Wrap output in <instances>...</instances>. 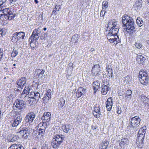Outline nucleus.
Segmentation results:
<instances>
[{
	"mask_svg": "<svg viewBox=\"0 0 149 149\" xmlns=\"http://www.w3.org/2000/svg\"><path fill=\"white\" fill-rule=\"evenodd\" d=\"M122 18V24L126 27V31L129 34L133 33L135 29L134 23L132 17L128 15H124Z\"/></svg>",
	"mask_w": 149,
	"mask_h": 149,
	"instance_id": "obj_1",
	"label": "nucleus"
},
{
	"mask_svg": "<svg viewBox=\"0 0 149 149\" xmlns=\"http://www.w3.org/2000/svg\"><path fill=\"white\" fill-rule=\"evenodd\" d=\"M141 119L138 116L130 118L129 120V123L128 127L131 133L133 134L140 127Z\"/></svg>",
	"mask_w": 149,
	"mask_h": 149,
	"instance_id": "obj_2",
	"label": "nucleus"
},
{
	"mask_svg": "<svg viewBox=\"0 0 149 149\" xmlns=\"http://www.w3.org/2000/svg\"><path fill=\"white\" fill-rule=\"evenodd\" d=\"M25 36V33L23 31L17 32L14 33L11 39L13 42H16L17 44L22 43L23 41Z\"/></svg>",
	"mask_w": 149,
	"mask_h": 149,
	"instance_id": "obj_3",
	"label": "nucleus"
},
{
	"mask_svg": "<svg viewBox=\"0 0 149 149\" xmlns=\"http://www.w3.org/2000/svg\"><path fill=\"white\" fill-rule=\"evenodd\" d=\"M51 143L52 146L54 148H59L64 139V136L62 135H56L54 136Z\"/></svg>",
	"mask_w": 149,
	"mask_h": 149,
	"instance_id": "obj_4",
	"label": "nucleus"
},
{
	"mask_svg": "<svg viewBox=\"0 0 149 149\" xmlns=\"http://www.w3.org/2000/svg\"><path fill=\"white\" fill-rule=\"evenodd\" d=\"M40 33V31L39 28L36 29L33 31L29 39V45L31 47V44L33 43L35 44L39 38Z\"/></svg>",
	"mask_w": 149,
	"mask_h": 149,
	"instance_id": "obj_5",
	"label": "nucleus"
},
{
	"mask_svg": "<svg viewBox=\"0 0 149 149\" xmlns=\"http://www.w3.org/2000/svg\"><path fill=\"white\" fill-rule=\"evenodd\" d=\"M139 77V80L142 84L145 85H147L149 81V78L146 71H143V72L140 71Z\"/></svg>",
	"mask_w": 149,
	"mask_h": 149,
	"instance_id": "obj_6",
	"label": "nucleus"
},
{
	"mask_svg": "<svg viewBox=\"0 0 149 149\" xmlns=\"http://www.w3.org/2000/svg\"><path fill=\"white\" fill-rule=\"evenodd\" d=\"M146 127L145 126L140 128L138 132V136L137 141L138 142H141L144 141L145 138V135L146 132Z\"/></svg>",
	"mask_w": 149,
	"mask_h": 149,
	"instance_id": "obj_7",
	"label": "nucleus"
},
{
	"mask_svg": "<svg viewBox=\"0 0 149 149\" xmlns=\"http://www.w3.org/2000/svg\"><path fill=\"white\" fill-rule=\"evenodd\" d=\"M35 115L33 113H28L25 118L23 122L22 125L25 124L27 125L28 124H30V123L33 122L35 118Z\"/></svg>",
	"mask_w": 149,
	"mask_h": 149,
	"instance_id": "obj_8",
	"label": "nucleus"
},
{
	"mask_svg": "<svg viewBox=\"0 0 149 149\" xmlns=\"http://www.w3.org/2000/svg\"><path fill=\"white\" fill-rule=\"evenodd\" d=\"M113 26L109 30V32L107 35V38L108 39L110 37H115L117 35L119 29L118 27L116 25H115L114 23L113 24Z\"/></svg>",
	"mask_w": 149,
	"mask_h": 149,
	"instance_id": "obj_9",
	"label": "nucleus"
},
{
	"mask_svg": "<svg viewBox=\"0 0 149 149\" xmlns=\"http://www.w3.org/2000/svg\"><path fill=\"white\" fill-rule=\"evenodd\" d=\"M16 108L20 111H22L26 107V105L24 101L21 100H17L14 102Z\"/></svg>",
	"mask_w": 149,
	"mask_h": 149,
	"instance_id": "obj_10",
	"label": "nucleus"
},
{
	"mask_svg": "<svg viewBox=\"0 0 149 149\" xmlns=\"http://www.w3.org/2000/svg\"><path fill=\"white\" fill-rule=\"evenodd\" d=\"M29 132L30 130L28 127H24L21 129L19 133L22 135L23 138L26 139L29 136Z\"/></svg>",
	"mask_w": 149,
	"mask_h": 149,
	"instance_id": "obj_11",
	"label": "nucleus"
},
{
	"mask_svg": "<svg viewBox=\"0 0 149 149\" xmlns=\"http://www.w3.org/2000/svg\"><path fill=\"white\" fill-rule=\"evenodd\" d=\"M99 64L94 65L91 70V74L93 76H97L100 75L101 70Z\"/></svg>",
	"mask_w": 149,
	"mask_h": 149,
	"instance_id": "obj_12",
	"label": "nucleus"
},
{
	"mask_svg": "<svg viewBox=\"0 0 149 149\" xmlns=\"http://www.w3.org/2000/svg\"><path fill=\"white\" fill-rule=\"evenodd\" d=\"M26 79L25 77H22L16 81V84L17 85V87L20 88L22 90L26 83Z\"/></svg>",
	"mask_w": 149,
	"mask_h": 149,
	"instance_id": "obj_13",
	"label": "nucleus"
},
{
	"mask_svg": "<svg viewBox=\"0 0 149 149\" xmlns=\"http://www.w3.org/2000/svg\"><path fill=\"white\" fill-rule=\"evenodd\" d=\"M40 127L41 126L42 128H40L38 131L36 132L38 133V134L42 136L44 134L45 129L47 127V125L46 123H40L38 125Z\"/></svg>",
	"mask_w": 149,
	"mask_h": 149,
	"instance_id": "obj_14",
	"label": "nucleus"
},
{
	"mask_svg": "<svg viewBox=\"0 0 149 149\" xmlns=\"http://www.w3.org/2000/svg\"><path fill=\"white\" fill-rule=\"evenodd\" d=\"M86 91V89L83 87H79L77 90L76 93V96L78 98L84 95Z\"/></svg>",
	"mask_w": 149,
	"mask_h": 149,
	"instance_id": "obj_15",
	"label": "nucleus"
},
{
	"mask_svg": "<svg viewBox=\"0 0 149 149\" xmlns=\"http://www.w3.org/2000/svg\"><path fill=\"white\" fill-rule=\"evenodd\" d=\"M139 98L143 102L145 107H149V99L143 95H142L139 96Z\"/></svg>",
	"mask_w": 149,
	"mask_h": 149,
	"instance_id": "obj_16",
	"label": "nucleus"
},
{
	"mask_svg": "<svg viewBox=\"0 0 149 149\" xmlns=\"http://www.w3.org/2000/svg\"><path fill=\"white\" fill-rule=\"evenodd\" d=\"M112 97H111L108 99L106 102V107L108 111H110L112 107L113 103Z\"/></svg>",
	"mask_w": 149,
	"mask_h": 149,
	"instance_id": "obj_17",
	"label": "nucleus"
},
{
	"mask_svg": "<svg viewBox=\"0 0 149 149\" xmlns=\"http://www.w3.org/2000/svg\"><path fill=\"white\" fill-rule=\"evenodd\" d=\"M102 95H105L107 93L110 89L109 85V84L107 85L103 84L102 85Z\"/></svg>",
	"mask_w": 149,
	"mask_h": 149,
	"instance_id": "obj_18",
	"label": "nucleus"
},
{
	"mask_svg": "<svg viewBox=\"0 0 149 149\" xmlns=\"http://www.w3.org/2000/svg\"><path fill=\"white\" fill-rule=\"evenodd\" d=\"M28 88H26V87H25L22 93L20 95V98H25V100H26V98H29V96H27L28 94H29V91H28Z\"/></svg>",
	"mask_w": 149,
	"mask_h": 149,
	"instance_id": "obj_19",
	"label": "nucleus"
},
{
	"mask_svg": "<svg viewBox=\"0 0 149 149\" xmlns=\"http://www.w3.org/2000/svg\"><path fill=\"white\" fill-rule=\"evenodd\" d=\"M51 113L50 112H45L44 113L43 116L41 118L42 119V120H45L47 122H49V121L51 118Z\"/></svg>",
	"mask_w": 149,
	"mask_h": 149,
	"instance_id": "obj_20",
	"label": "nucleus"
},
{
	"mask_svg": "<svg viewBox=\"0 0 149 149\" xmlns=\"http://www.w3.org/2000/svg\"><path fill=\"white\" fill-rule=\"evenodd\" d=\"M142 0H138L136 1L134 5V8L136 10L140 9L142 6Z\"/></svg>",
	"mask_w": 149,
	"mask_h": 149,
	"instance_id": "obj_21",
	"label": "nucleus"
},
{
	"mask_svg": "<svg viewBox=\"0 0 149 149\" xmlns=\"http://www.w3.org/2000/svg\"><path fill=\"white\" fill-rule=\"evenodd\" d=\"M15 14L13 15V12L10 11L8 13L7 15H4V17L6 19H8L9 20L13 19L15 17Z\"/></svg>",
	"mask_w": 149,
	"mask_h": 149,
	"instance_id": "obj_22",
	"label": "nucleus"
},
{
	"mask_svg": "<svg viewBox=\"0 0 149 149\" xmlns=\"http://www.w3.org/2000/svg\"><path fill=\"white\" fill-rule=\"evenodd\" d=\"M146 58L141 55H138L137 56V58L136 60L138 61L139 63L143 65V63L145 61Z\"/></svg>",
	"mask_w": 149,
	"mask_h": 149,
	"instance_id": "obj_23",
	"label": "nucleus"
},
{
	"mask_svg": "<svg viewBox=\"0 0 149 149\" xmlns=\"http://www.w3.org/2000/svg\"><path fill=\"white\" fill-rule=\"evenodd\" d=\"M8 149H24L23 146L20 145L13 144Z\"/></svg>",
	"mask_w": 149,
	"mask_h": 149,
	"instance_id": "obj_24",
	"label": "nucleus"
},
{
	"mask_svg": "<svg viewBox=\"0 0 149 149\" xmlns=\"http://www.w3.org/2000/svg\"><path fill=\"white\" fill-rule=\"evenodd\" d=\"M72 128V127L70 125H66L63 126V130L64 132L65 133H68L69 132V130H70Z\"/></svg>",
	"mask_w": 149,
	"mask_h": 149,
	"instance_id": "obj_25",
	"label": "nucleus"
},
{
	"mask_svg": "<svg viewBox=\"0 0 149 149\" xmlns=\"http://www.w3.org/2000/svg\"><path fill=\"white\" fill-rule=\"evenodd\" d=\"M79 39V36L78 34H75L72 37L71 39V42L74 43H77Z\"/></svg>",
	"mask_w": 149,
	"mask_h": 149,
	"instance_id": "obj_26",
	"label": "nucleus"
},
{
	"mask_svg": "<svg viewBox=\"0 0 149 149\" xmlns=\"http://www.w3.org/2000/svg\"><path fill=\"white\" fill-rule=\"evenodd\" d=\"M136 23L139 27H141L143 24V22L142 20V19L140 17H138L137 18L136 20Z\"/></svg>",
	"mask_w": 149,
	"mask_h": 149,
	"instance_id": "obj_27",
	"label": "nucleus"
},
{
	"mask_svg": "<svg viewBox=\"0 0 149 149\" xmlns=\"http://www.w3.org/2000/svg\"><path fill=\"white\" fill-rule=\"evenodd\" d=\"M132 91L130 89L127 90L126 93L124 94L125 97H127L128 98L130 99L131 97V94Z\"/></svg>",
	"mask_w": 149,
	"mask_h": 149,
	"instance_id": "obj_28",
	"label": "nucleus"
},
{
	"mask_svg": "<svg viewBox=\"0 0 149 149\" xmlns=\"http://www.w3.org/2000/svg\"><path fill=\"white\" fill-rule=\"evenodd\" d=\"M1 10L2 13L4 14L3 15H1V16L4 15H7L8 13L9 12L11 11L10 10H9L8 8H5V9L3 8H1Z\"/></svg>",
	"mask_w": 149,
	"mask_h": 149,
	"instance_id": "obj_29",
	"label": "nucleus"
},
{
	"mask_svg": "<svg viewBox=\"0 0 149 149\" xmlns=\"http://www.w3.org/2000/svg\"><path fill=\"white\" fill-rule=\"evenodd\" d=\"M65 101L63 98H61L59 100V104H58L60 108H62L65 104Z\"/></svg>",
	"mask_w": 149,
	"mask_h": 149,
	"instance_id": "obj_30",
	"label": "nucleus"
},
{
	"mask_svg": "<svg viewBox=\"0 0 149 149\" xmlns=\"http://www.w3.org/2000/svg\"><path fill=\"white\" fill-rule=\"evenodd\" d=\"M120 141H119L120 142L119 145L121 146H124L127 143L128 141V139L127 138H123Z\"/></svg>",
	"mask_w": 149,
	"mask_h": 149,
	"instance_id": "obj_31",
	"label": "nucleus"
},
{
	"mask_svg": "<svg viewBox=\"0 0 149 149\" xmlns=\"http://www.w3.org/2000/svg\"><path fill=\"white\" fill-rule=\"evenodd\" d=\"M40 98V93L38 92H35L34 100L38 101Z\"/></svg>",
	"mask_w": 149,
	"mask_h": 149,
	"instance_id": "obj_32",
	"label": "nucleus"
},
{
	"mask_svg": "<svg viewBox=\"0 0 149 149\" xmlns=\"http://www.w3.org/2000/svg\"><path fill=\"white\" fill-rule=\"evenodd\" d=\"M20 123H18V121L15 119L13 121V122L11 123V125L13 127H17Z\"/></svg>",
	"mask_w": 149,
	"mask_h": 149,
	"instance_id": "obj_33",
	"label": "nucleus"
},
{
	"mask_svg": "<svg viewBox=\"0 0 149 149\" xmlns=\"http://www.w3.org/2000/svg\"><path fill=\"white\" fill-rule=\"evenodd\" d=\"M116 36L117 37H114V44H116L118 43H120L121 39L119 38L118 36L117 35Z\"/></svg>",
	"mask_w": 149,
	"mask_h": 149,
	"instance_id": "obj_34",
	"label": "nucleus"
},
{
	"mask_svg": "<svg viewBox=\"0 0 149 149\" xmlns=\"http://www.w3.org/2000/svg\"><path fill=\"white\" fill-rule=\"evenodd\" d=\"M18 53V52L17 50L13 49L11 53V56L12 57H15L17 55Z\"/></svg>",
	"mask_w": 149,
	"mask_h": 149,
	"instance_id": "obj_35",
	"label": "nucleus"
},
{
	"mask_svg": "<svg viewBox=\"0 0 149 149\" xmlns=\"http://www.w3.org/2000/svg\"><path fill=\"white\" fill-rule=\"evenodd\" d=\"M45 72V70H44L42 69V71H41V72L40 73L37 74V75L38 76V77L39 78H42L44 76V74Z\"/></svg>",
	"mask_w": 149,
	"mask_h": 149,
	"instance_id": "obj_36",
	"label": "nucleus"
},
{
	"mask_svg": "<svg viewBox=\"0 0 149 149\" xmlns=\"http://www.w3.org/2000/svg\"><path fill=\"white\" fill-rule=\"evenodd\" d=\"M47 37V33H45L43 35H41L40 37V39L42 40H46Z\"/></svg>",
	"mask_w": 149,
	"mask_h": 149,
	"instance_id": "obj_37",
	"label": "nucleus"
},
{
	"mask_svg": "<svg viewBox=\"0 0 149 149\" xmlns=\"http://www.w3.org/2000/svg\"><path fill=\"white\" fill-rule=\"evenodd\" d=\"M22 116L19 115H17L16 119H15L17 121H18V123H21L22 120Z\"/></svg>",
	"mask_w": 149,
	"mask_h": 149,
	"instance_id": "obj_38",
	"label": "nucleus"
},
{
	"mask_svg": "<svg viewBox=\"0 0 149 149\" xmlns=\"http://www.w3.org/2000/svg\"><path fill=\"white\" fill-rule=\"evenodd\" d=\"M19 139V137L15 135L13 136L11 139H10V142L15 141Z\"/></svg>",
	"mask_w": 149,
	"mask_h": 149,
	"instance_id": "obj_39",
	"label": "nucleus"
},
{
	"mask_svg": "<svg viewBox=\"0 0 149 149\" xmlns=\"http://www.w3.org/2000/svg\"><path fill=\"white\" fill-rule=\"evenodd\" d=\"M35 94V92H31V93L29 95V98L34 99Z\"/></svg>",
	"mask_w": 149,
	"mask_h": 149,
	"instance_id": "obj_40",
	"label": "nucleus"
},
{
	"mask_svg": "<svg viewBox=\"0 0 149 149\" xmlns=\"http://www.w3.org/2000/svg\"><path fill=\"white\" fill-rule=\"evenodd\" d=\"M121 110V107L119 106H116V110L117 111V113L118 114H121L122 112V111Z\"/></svg>",
	"mask_w": 149,
	"mask_h": 149,
	"instance_id": "obj_41",
	"label": "nucleus"
},
{
	"mask_svg": "<svg viewBox=\"0 0 149 149\" xmlns=\"http://www.w3.org/2000/svg\"><path fill=\"white\" fill-rule=\"evenodd\" d=\"M137 143L138 144V146L139 148H142L143 146V141L138 142V141H137Z\"/></svg>",
	"mask_w": 149,
	"mask_h": 149,
	"instance_id": "obj_42",
	"label": "nucleus"
},
{
	"mask_svg": "<svg viewBox=\"0 0 149 149\" xmlns=\"http://www.w3.org/2000/svg\"><path fill=\"white\" fill-rule=\"evenodd\" d=\"M51 91L50 89H48L47 91V93L45 94V95H46L48 97H49L51 98Z\"/></svg>",
	"mask_w": 149,
	"mask_h": 149,
	"instance_id": "obj_43",
	"label": "nucleus"
},
{
	"mask_svg": "<svg viewBox=\"0 0 149 149\" xmlns=\"http://www.w3.org/2000/svg\"><path fill=\"white\" fill-rule=\"evenodd\" d=\"M102 5V8L103 9H104V7L107 8L108 6V3L107 1H103Z\"/></svg>",
	"mask_w": 149,
	"mask_h": 149,
	"instance_id": "obj_44",
	"label": "nucleus"
},
{
	"mask_svg": "<svg viewBox=\"0 0 149 149\" xmlns=\"http://www.w3.org/2000/svg\"><path fill=\"white\" fill-rule=\"evenodd\" d=\"M108 74V75L109 77H111L113 78V72L112 70H108L107 72Z\"/></svg>",
	"mask_w": 149,
	"mask_h": 149,
	"instance_id": "obj_45",
	"label": "nucleus"
},
{
	"mask_svg": "<svg viewBox=\"0 0 149 149\" xmlns=\"http://www.w3.org/2000/svg\"><path fill=\"white\" fill-rule=\"evenodd\" d=\"M93 114L94 116L97 118L99 117L100 115V113H97L94 111L93 112Z\"/></svg>",
	"mask_w": 149,
	"mask_h": 149,
	"instance_id": "obj_46",
	"label": "nucleus"
},
{
	"mask_svg": "<svg viewBox=\"0 0 149 149\" xmlns=\"http://www.w3.org/2000/svg\"><path fill=\"white\" fill-rule=\"evenodd\" d=\"M100 107L99 106H98V107H95V110L94 111H95V112H97V113H100Z\"/></svg>",
	"mask_w": 149,
	"mask_h": 149,
	"instance_id": "obj_47",
	"label": "nucleus"
},
{
	"mask_svg": "<svg viewBox=\"0 0 149 149\" xmlns=\"http://www.w3.org/2000/svg\"><path fill=\"white\" fill-rule=\"evenodd\" d=\"M31 99L29 98H28H28H26V100H27L26 101V102H29V103L31 105L33 103V102L34 101V100L33 101H32Z\"/></svg>",
	"mask_w": 149,
	"mask_h": 149,
	"instance_id": "obj_48",
	"label": "nucleus"
},
{
	"mask_svg": "<svg viewBox=\"0 0 149 149\" xmlns=\"http://www.w3.org/2000/svg\"><path fill=\"white\" fill-rule=\"evenodd\" d=\"M107 146L105 145L104 143H101L100 149H107Z\"/></svg>",
	"mask_w": 149,
	"mask_h": 149,
	"instance_id": "obj_49",
	"label": "nucleus"
},
{
	"mask_svg": "<svg viewBox=\"0 0 149 149\" xmlns=\"http://www.w3.org/2000/svg\"><path fill=\"white\" fill-rule=\"evenodd\" d=\"M50 98L49 97L46 96V95H44V96L42 98V100L44 102L49 100Z\"/></svg>",
	"mask_w": 149,
	"mask_h": 149,
	"instance_id": "obj_50",
	"label": "nucleus"
},
{
	"mask_svg": "<svg viewBox=\"0 0 149 149\" xmlns=\"http://www.w3.org/2000/svg\"><path fill=\"white\" fill-rule=\"evenodd\" d=\"M57 10H58L57 9H55V8H54L52 12V15H56L57 14V11H58Z\"/></svg>",
	"mask_w": 149,
	"mask_h": 149,
	"instance_id": "obj_51",
	"label": "nucleus"
},
{
	"mask_svg": "<svg viewBox=\"0 0 149 149\" xmlns=\"http://www.w3.org/2000/svg\"><path fill=\"white\" fill-rule=\"evenodd\" d=\"M135 46L138 49H140L142 47L141 45L139 43H136L135 44Z\"/></svg>",
	"mask_w": 149,
	"mask_h": 149,
	"instance_id": "obj_52",
	"label": "nucleus"
},
{
	"mask_svg": "<svg viewBox=\"0 0 149 149\" xmlns=\"http://www.w3.org/2000/svg\"><path fill=\"white\" fill-rule=\"evenodd\" d=\"M15 90V93H19L20 91H21L22 90H21V89L19 88V89H17L15 88L14 89Z\"/></svg>",
	"mask_w": 149,
	"mask_h": 149,
	"instance_id": "obj_53",
	"label": "nucleus"
},
{
	"mask_svg": "<svg viewBox=\"0 0 149 149\" xmlns=\"http://www.w3.org/2000/svg\"><path fill=\"white\" fill-rule=\"evenodd\" d=\"M61 6L60 5H56L55 7V9H57V11H58L61 8Z\"/></svg>",
	"mask_w": 149,
	"mask_h": 149,
	"instance_id": "obj_54",
	"label": "nucleus"
},
{
	"mask_svg": "<svg viewBox=\"0 0 149 149\" xmlns=\"http://www.w3.org/2000/svg\"><path fill=\"white\" fill-rule=\"evenodd\" d=\"M105 11L104 10H102L101 11L100 14V17H103L104 16V15L105 13Z\"/></svg>",
	"mask_w": 149,
	"mask_h": 149,
	"instance_id": "obj_55",
	"label": "nucleus"
},
{
	"mask_svg": "<svg viewBox=\"0 0 149 149\" xmlns=\"http://www.w3.org/2000/svg\"><path fill=\"white\" fill-rule=\"evenodd\" d=\"M100 83L98 82V81H96L95 82H93V85L94 86V85L95 86H97L100 85Z\"/></svg>",
	"mask_w": 149,
	"mask_h": 149,
	"instance_id": "obj_56",
	"label": "nucleus"
},
{
	"mask_svg": "<svg viewBox=\"0 0 149 149\" xmlns=\"http://www.w3.org/2000/svg\"><path fill=\"white\" fill-rule=\"evenodd\" d=\"M109 41L111 42H113L114 43V38H109L108 39Z\"/></svg>",
	"mask_w": 149,
	"mask_h": 149,
	"instance_id": "obj_57",
	"label": "nucleus"
},
{
	"mask_svg": "<svg viewBox=\"0 0 149 149\" xmlns=\"http://www.w3.org/2000/svg\"><path fill=\"white\" fill-rule=\"evenodd\" d=\"M41 149H49L48 146L46 145H44L41 148Z\"/></svg>",
	"mask_w": 149,
	"mask_h": 149,
	"instance_id": "obj_58",
	"label": "nucleus"
},
{
	"mask_svg": "<svg viewBox=\"0 0 149 149\" xmlns=\"http://www.w3.org/2000/svg\"><path fill=\"white\" fill-rule=\"evenodd\" d=\"M3 49L0 48V56H3Z\"/></svg>",
	"mask_w": 149,
	"mask_h": 149,
	"instance_id": "obj_59",
	"label": "nucleus"
},
{
	"mask_svg": "<svg viewBox=\"0 0 149 149\" xmlns=\"http://www.w3.org/2000/svg\"><path fill=\"white\" fill-rule=\"evenodd\" d=\"M106 69L107 72H108V70H112L111 68L110 67L109 65H107Z\"/></svg>",
	"mask_w": 149,
	"mask_h": 149,
	"instance_id": "obj_60",
	"label": "nucleus"
},
{
	"mask_svg": "<svg viewBox=\"0 0 149 149\" xmlns=\"http://www.w3.org/2000/svg\"><path fill=\"white\" fill-rule=\"evenodd\" d=\"M104 143L105 145L108 146L109 144V142L108 141H105L104 143Z\"/></svg>",
	"mask_w": 149,
	"mask_h": 149,
	"instance_id": "obj_61",
	"label": "nucleus"
},
{
	"mask_svg": "<svg viewBox=\"0 0 149 149\" xmlns=\"http://www.w3.org/2000/svg\"><path fill=\"white\" fill-rule=\"evenodd\" d=\"M10 2L11 3L13 4H14V3L17 0H9Z\"/></svg>",
	"mask_w": 149,
	"mask_h": 149,
	"instance_id": "obj_62",
	"label": "nucleus"
},
{
	"mask_svg": "<svg viewBox=\"0 0 149 149\" xmlns=\"http://www.w3.org/2000/svg\"><path fill=\"white\" fill-rule=\"evenodd\" d=\"M3 30L2 29L0 28V37L2 36V34L3 33Z\"/></svg>",
	"mask_w": 149,
	"mask_h": 149,
	"instance_id": "obj_63",
	"label": "nucleus"
},
{
	"mask_svg": "<svg viewBox=\"0 0 149 149\" xmlns=\"http://www.w3.org/2000/svg\"><path fill=\"white\" fill-rule=\"evenodd\" d=\"M6 0H0V3L1 2L2 3L0 4L2 6L3 3L6 2Z\"/></svg>",
	"mask_w": 149,
	"mask_h": 149,
	"instance_id": "obj_64",
	"label": "nucleus"
}]
</instances>
